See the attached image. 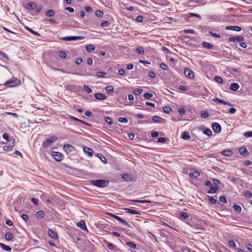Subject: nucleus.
<instances>
[{
	"instance_id": "obj_1",
	"label": "nucleus",
	"mask_w": 252,
	"mask_h": 252,
	"mask_svg": "<svg viewBox=\"0 0 252 252\" xmlns=\"http://www.w3.org/2000/svg\"><path fill=\"white\" fill-rule=\"evenodd\" d=\"M91 183L93 185L99 188L107 187L109 185V181L104 180H93Z\"/></svg>"
},
{
	"instance_id": "obj_2",
	"label": "nucleus",
	"mask_w": 252,
	"mask_h": 252,
	"mask_svg": "<svg viewBox=\"0 0 252 252\" xmlns=\"http://www.w3.org/2000/svg\"><path fill=\"white\" fill-rule=\"evenodd\" d=\"M57 137L56 136H52L48 138L43 143L42 146L44 148H47L48 146L52 145L53 143L57 140Z\"/></svg>"
},
{
	"instance_id": "obj_3",
	"label": "nucleus",
	"mask_w": 252,
	"mask_h": 252,
	"mask_svg": "<svg viewBox=\"0 0 252 252\" xmlns=\"http://www.w3.org/2000/svg\"><path fill=\"white\" fill-rule=\"evenodd\" d=\"M20 83V81L17 78H13L12 80L6 82L4 84V86L7 87H14L18 86Z\"/></svg>"
},
{
	"instance_id": "obj_4",
	"label": "nucleus",
	"mask_w": 252,
	"mask_h": 252,
	"mask_svg": "<svg viewBox=\"0 0 252 252\" xmlns=\"http://www.w3.org/2000/svg\"><path fill=\"white\" fill-rule=\"evenodd\" d=\"M109 215H110L112 217L114 218L117 220L120 221L124 226H127L128 227H130V225L128 223V222L126 221L125 220H124L123 219H122L121 218H120V217H119L117 215H115L113 214H112V213H109Z\"/></svg>"
},
{
	"instance_id": "obj_5",
	"label": "nucleus",
	"mask_w": 252,
	"mask_h": 252,
	"mask_svg": "<svg viewBox=\"0 0 252 252\" xmlns=\"http://www.w3.org/2000/svg\"><path fill=\"white\" fill-rule=\"evenodd\" d=\"M84 38L83 36H66L61 37L60 39L64 41H71L75 40H82Z\"/></svg>"
},
{
	"instance_id": "obj_6",
	"label": "nucleus",
	"mask_w": 252,
	"mask_h": 252,
	"mask_svg": "<svg viewBox=\"0 0 252 252\" xmlns=\"http://www.w3.org/2000/svg\"><path fill=\"white\" fill-rule=\"evenodd\" d=\"M52 156L56 160L58 161H61L63 159L62 154L58 152H53Z\"/></svg>"
},
{
	"instance_id": "obj_7",
	"label": "nucleus",
	"mask_w": 252,
	"mask_h": 252,
	"mask_svg": "<svg viewBox=\"0 0 252 252\" xmlns=\"http://www.w3.org/2000/svg\"><path fill=\"white\" fill-rule=\"evenodd\" d=\"M63 149L67 154H68L69 153L74 151L75 150L74 147L70 144L64 145Z\"/></svg>"
},
{
	"instance_id": "obj_8",
	"label": "nucleus",
	"mask_w": 252,
	"mask_h": 252,
	"mask_svg": "<svg viewBox=\"0 0 252 252\" xmlns=\"http://www.w3.org/2000/svg\"><path fill=\"white\" fill-rule=\"evenodd\" d=\"M184 74L187 77H188L189 79H192L194 78V73L190 68H185Z\"/></svg>"
},
{
	"instance_id": "obj_9",
	"label": "nucleus",
	"mask_w": 252,
	"mask_h": 252,
	"mask_svg": "<svg viewBox=\"0 0 252 252\" xmlns=\"http://www.w3.org/2000/svg\"><path fill=\"white\" fill-rule=\"evenodd\" d=\"M212 127L213 130L215 132H216L217 133H219L220 132L221 128L220 125L219 123H213L212 125Z\"/></svg>"
},
{
	"instance_id": "obj_10",
	"label": "nucleus",
	"mask_w": 252,
	"mask_h": 252,
	"mask_svg": "<svg viewBox=\"0 0 252 252\" xmlns=\"http://www.w3.org/2000/svg\"><path fill=\"white\" fill-rule=\"evenodd\" d=\"M244 39L243 37L241 35L239 36H235L233 37H231L229 38L228 40L229 42H240L243 41Z\"/></svg>"
},
{
	"instance_id": "obj_11",
	"label": "nucleus",
	"mask_w": 252,
	"mask_h": 252,
	"mask_svg": "<svg viewBox=\"0 0 252 252\" xmlns=\"http://www.w3.org/2000/svg\"><path fill=\"white\" fill-rule=\"evenodd\" d=\"M77 226L83 230H87V228L86 226L85 222L84 220H81L79 222H78L77 223Z\"/></svg>"
},
{
	"instance_id": "obj_12",
	"label": "nucleus",
	"mask_w": 252,
	"mask_h": 252,
	"mask_svg": "<svg viewBox=\"0 0 252 252\" xmlns=\"http://www.w3.org/2000/svg\"><path fill=\"white\" fill-rule=\"evenodd\" d=\"M48 234L53 239L56 240L58 239V234L56 231H54L52 229H49Z\"/></svg>"
},
{
	"instance_id": "obj_13",
	"label": "nucleus",
	"mask_w": 252,
	"mask_h": 252,
	"mask_svg": "<svg viewBox=\"0 0 252 252\" xmlns=\"http://www.w3.org/2000/svg\"><path fill=\"white\" fill-rule=\"evenodd\" d=\"M15 140L14 139L13 140L12 144H10V145H9L4 146L3 147V150L5 151H11L12 150V148H13V147L15 145Z\"/></svg>"
},
{
	"instance_id": "obj_14",
	"label": "nucleus",
	"mask_w": 252,
	"mask_h": 252,
	"mask_svg": "<svg viewBox=\"0 0 252 252\" xmlns=\"http://www.w3.org/2000/svg\"><path fill=\"white\" fill-rule=\"evenodd\" d=\"M221 154L224 156L230 157L232 155L233 152L229 149L223 150L221 152Z\"/></svg>"
},
{
	"instance_id": "obj_15",
	"label": "nucleus",
	"mask_w": 252,
	"mask_h": 252,
	"mask_svg": "<svg viewBox=\"0 0 252 252\" xmlns=\"http://www.w3.org/2000/svg\"><path fill=\"white\" fill-rule=\"evenodd\" d=\"M239 152L240 155L242 156H246L248 154V152L247 150V149L244 147H240L239 150Z\"/></svg>"
},
{
	"instance_id": "obj_16",
	"label": "nucleus",
	"mask_w": 252,
	"mask_h": 252,
	"mask_svg": "<svg viewBox=\"0 0 252 252\" xmlns=\"http://www.w3.org/2000/svg\"><path fill=\"white\" fill-rule=\"evenodd\" d=\"M182 138L186 140H189L190 136L188 131H184L182 133Z\"/></svg>"
},
{
	"instance_id": "obj_17",
	"label": "nucleus",
	"mask_w": 252,
	"mask_h": 252,
	"mask_svg": "<svg viewBox=\"0 0 252 252\" xmlns=\"http://www.w3.org/2000/svg\"><path fill=\"white\" fill-rule=\"evenodd\" d=\"M83 151L85 153L87 154L89 156L91 157L93 154V150L89 147H83Z\"/></svg>"
},
{
	"instance_id": "obj_18",
	"label": "nucleus",
	"mask_w": 252,
	"mask_h": 252,
	"mask_svg": "<svg viewBox=\"0 0 252 252\" xmlns=\"http://www.w3.org/2000/svg\"><path fill=\"white\" fill-rule=\"evenodd\" d=\"M94 96L96 99L102 100L106 98L105 95L101 93H96L95 94Z\"/></svg>"
},
{
	"instance_id": "obj_19",
	"label": "nucleus",
	"mask_w": 252,
	"mask_h": 252,
	"mask_svg": "<svg viewBox=\"0 0 252 252\" xmlns=\"http://www.w3.org/2000/svg\"><path fill=\"white\" fill-rule=\"evenodd\" d=\"M124 209L125 211H126V212L127 213H130L131 214H138V215L141 214L140 212H139V211H136V210H134L133 209H131L127 208H124Z\"/></svg>"
},
{
	"instance_id": "obj_20",
	"label": "nucleus",
	"mask_w": 252,
	"mask_h": 252,
	"mask_svg": "<svg viewBox=\"0 0 252 252\" xmlns=\"http://www.w3.org/2000/svg\"><path fill=\"white\" fill-rule=\"evenodd\" d=\"M36 8V4L35 2L31 1L28 3L26 8L29 10H33Z\"/></svg>"
},
{
	"instance_id": "obj_21",
	"label": "nucleus",
	"mask_w": 252,
	"mask_h": 252,
	"mask_svg": "<svg viewBox=\"0 0 252 252\" xmlns=\"http://www.w3.org/2000/svg\"><path fill=\"white\" fill-rule=\"evenodd\" d=\"M239 88V85L236 83H233L230 84V89L233 91H236Z\"/></svg>"
},
{
	"instance_id": "obj_22",
	"label": "nucleus",
	"mask_w": 252,
	"mask_h": 252,
	"mask_svg": "<svg viewBox=\"0 0 252 252\" xmlns=\"http://www.w3.org/2000/svg\"><path fill=\"white\" fill-rule=\"evenodd\" d=\"M85 49L88 52H92L95 50V47L92 44H89L86 46Z\"/></svg>"
},
{
	"instance_id": "obj_23",
	"label": "nucleus",
	"mask_w": 252,
	"mask_h": 252,
	"mask_svg": "<svg viewBox=\"0 0 252 252\" xmlns=\"http://www.w3.org/2000/svg\"><path fill=\"white\" fill-rule=\"evenodd\" d=\"M202 46L203 47L208 49H212L213 48V45L207 42H203L202 43Z\"/></svg>"
},
{
	"instance_id": "obj_24",
	"label": "nucleus",
	"mask_w": 252,
	"mask_h": 252,
	"mask_svg": "<svg viewBox=\"0 0 252 252\" xmlns=\"http://www.w3.org/2000/svg\"><path fill=\"white\" fill-rule=\"evenodd\" d=\"M0 246L5 251L9 252L11 250V248L9 246H7L3 243H0Z\"/></svg>"
},
{
	"instance_id": "obj_25",
	"label": "nucleus",
	"mask_w": 252,
	"mask_h": 252,
	"mask_svg": "<svg viewBox=\"0 0 252 252\" xmlns=\"http://www.w3.org/2000/svg\"><path fill=\"white\" fill-rule=\"evenodd\" d=\"M55 13L53 10L50 9L46 12L45 15L47 17H53Z\"/></svg>"
},
{
	"instance_id": "obj_26",
	"label": "nucleus",
	"mask_w": 252,
	"mask_h": 252,
	"mask_svg": "<svg viewBox=\"0 0 252 252\" xmlns=\"http://www.w3.org/2000/svg\"><path fill=\"white\" fill-rule=\"evenodd\" d=\"M25 29L29 31L30 32H31L33 34L35 35H36V36H40V34L36 32H35L33 30H32V29H31L30 28L26 26L25 27Z\"/></svg>"
},
{
	"instance_id": "obj_27",
	"label": "nucleus",
	"mask_w": 252,
	"mask_h": 252,
	"mask_svg": "<svg viewBox=\"0 0 252 252\" xmlns=\"http://www.w3.org/2000/svg\"><path fill=\"white\" fill-rule=\"evenodd\" d=\"M190 177H193L194 178H196L200 175V173L197 171H194L193 172H190L189 174Z\"/></svg>"
},
{
	"instance_id": "obj_28",
	"label": "nucleus",
	"mask_w": 252,
	"mask_h": 252,
	"mask_svg": "<svg viewBox=\"0 0 252 252\" xmlns=\"http://www.w3.org/2000/svg\"><path fill=\"white\" fill-rule=\"evenodd\" d=\"M136 51L137 53L141 54V55H143L145 53L143 48L140 46L137 47L136 48Z\"/></svg>"
},
{
	"instance_id": "obj_29",
	"label": "nucleus",
	"mask_w": 252,
	"mask_h": 252,
	"mask_svg": "<svg viewBox=\"0 0 252 252\" xmlns=\"http://www.w3.org/2000/svg\"><path fill=\"white\" fill-rule=\"evenodd\" d=\"M105 91L108 94H110L114 91V88L112 86H107L105 87Z\"/></svg>"
},
{
	"instance_id": "obj_30",
	"label": "nucleus",
	"mask_w": 252,
	"mask_h": 252,
	"mask_svg": "<svg viewBox=\"0 0 252 252\" xmlns=\"http://www.w3.org/2000/svg\"><path fill=\"white\" fill-rule=\"evenodd\" d=\"M97 156L99 158V159L101 160V161L104 163H107V159L106 158L101 154H97Z\"/></svg>"
},
{
	"instance_id": "obj_31",
	"label": "nucleus",
	"mask_w": 252,
	"mask_h": 252,
	"mask_svg": "<svg viewBox=\"0 0 252 252\" xmlns=\"http://www.w3.org/2000/svg\"><path fill=\"white\" fill-rule=\"evenodd\" d=\"M233 207L235 211H236V212L239 213L241 212L242 209L239 205L235 204Z\"/></svg>"
},
{
	"instance_id": "obj_32",
	"label": "nucleus",
	"mask_w": 252,
	"mask_h": 252,
	"mask_svg": "<svg viewBox=\"0 0 252 252\" xmlns=\"http://www.w3.org/2000/svg\"><path fill=\"white\" fill-rule=\"evenodd\" d=\"M163 111L164 113L169 114L171 111V108L168 106L163 107Z\"/></svg>"
},
{
	"instance_id": "obj_33",
	"label": "nucleus",
	"mask_w": 252,
	"mask_h": 252,
	"mask_svg": "<svg viewBox=\"0 0 252 252\" xmlns=\"http://www.w3.org/2000/svg\"><path fill=\"white\" fill-rule=\"evenodd\" d=\"M59 55H60V57L63 59H66V58L67 57L66 53L64 51H60L59 52Z\"/></svg>"
},
{
	"instance_id": "obj_34",
	"label": "nucleus",
	"mask_w": 252,
	"mask_h": 252,
	"mask_svg": "<svg viewBox=\"0 0 252 252\" xmlns=\"http://www.w3.org/2000/svg\"><path fill=\"white\" fill-rule=\"evenodd\" d=\"M36 215L37 218L41 219L44 217V213L42 211H39L36 212Z\"/></svg>"
},
{
	"instance_id": "obj_35",
	"label": "nucleus",
	"mask_w": 252,
	"mask_h": 252,
	"mask_svg": "<svg viewBox=\"0 0 252 252\" xmlns=\"http://www.w3.org/2000/svg\"><path fill=\"white\" fill-rule=\"evenodd\" d=\"M126 245L130 248H131L133 249L136 248V245L132 242H128L126 243Z\"/></svg>"
},
{
	"instance_id": "obj_36",
	"label": "nucleus",
	"mask_w": 252,
	"mask_h": 252,
	"mask_svg": "<svg viewBox=\"0 0 252 252\" xmlns=\"http://www.w3.org/2000/svg\"><path fill=\"white\" fill-rule=\"evenodd\" d=\"M142 92V90L141 89H135L133 90V94L135 95H139Z\"/></svg>"
},
{
	"instance_id": "obj_37",
	"label": "nucleus",
	"mask_w": 252,
	"mask_h": 252,
	"mask_svg": "<svg viewBox=\"0 0 252 252\" xmlns=\"http://www.w3.org/2000/svg\"><path fill=\"white\" fill-rule=\"evenodd\" d=\"M180 217L184 219H187L189 217V215L187 213L181 212L180 213Z\"/></svg>"
},
{
	"instance_id": "obj_38",
	"label": "nucleus",
	"mask_w": 252,
	"mask_h": 252,
	"mask_svg": "<svg viewBox=\"0 0 252 252\" xmlns=\"http://www.w3.org/2000/svg\"><path fill=\"white\" fill-rule=\"evenodd\" d=\"M5 238L7 240H10L13 238V236L11 233L7 232L5 235Z\"/></svg>"
},
{
	"instance_id": "obj_39",
	"label": "nucleus",
	"mask_w": 252,
	"mask_h": 252,
	"mask_svg": "<svg viewBox=\"0 0 252 252\" xmlns=\"http://www.w3.org/2000/svg\"><path fill=\"white\" fill-rule=\"evenodd\" d=\"M209 116V113L206 111H202L201 112V116L203 118H207Z\"/></svg>"
},
{
	"instance_id": "obj_40",
	"label": "nucleus",
	"mask_w": 252,
	"mask_h": 252,
	"mask_svg": "<svg viewBox=\"0 0 252 252\" xmlns=\"http://www.w3.org/2000/svg\"><path fill=\"white\" fill-rule=\"evenodd\" d=\"M153 121L155 123H159L160 120L161 119V118L157 116H154L153 117Z\"/></svg>"
},
{
	"instance_id": "obj_41",
	"label": "nucleus",
	"mask_w": 252,
	"mask_h": 252,
	"mask_svg": "<svg viewBox=\"0 0 252 252\" xmlns=\"http://www.w3.org/2000/svg\"><path fill=\"white\" fill-rule=\"evenodd\" d=\"M214 102L217 103H221L223 104L224 100H221L219 98L216 97L213 99L212 100Z\"/></svg>"
},
{
	"instance_id": "obj_42",
	"label": "nucleus",
	"mask_w": 252,
	"mask_h": 252,
	"mask_svg": "<svg viewBox=\"0 0 252 252\" xmlns=\"http://www.w3.org/2000/svg\"><path fill=\"white\" fill-rule=\"evenodd\" d=\"M203 133L208 136H211L212 135L211 130L208 128H205L203 131Z\"/></svg>"
},
{
	"instance_id": "obj_43",
	"label": "nucleus",
	"mask_w": 252,
	"mask_h": 252,
	"mask_svg": "<svg viewBox=\"0 0 252 252\" xmlns=\"http://www.w3.org/2000/svg\"><path fill=\"white\" fill-rule=\"evenodd\" d=\"M153 96V94L149 93H145L144 94V97L148 99H150Z\"/></svg>"
},
{
	"instance_id": "obj_44",
	"label": "nucleus",
	"mask_w": 252,
	"mask_h": 252,
	"mask_svg": "<svg viewBox=\"0 0 252 252\" xmlns=\"http://www.w3.org/2000/svg\"><path fill=\"white\" fill-rule=\"evenodd\" d=\"M105 244H106L107 247L110 250H114V249L115 246L113 244L110 243L108 242H106Z\"/></svg>"
},
{
	"instance_id": "obj_45",
	"label": "nucleus",
	"mask_w": 252,
	"mask_h": 252,
	"mask_svg": "<svg viewBox=\"0 0 252 252\" xmlns=\"http://www.w3.org/2000/svg\"><path fill=\"white\" fill-rule=\"evenodd\" d=\"M214 79H215V81H216L217 82H218L219 83H222L223 82L222 79L220 76H215Z\"/></svg>"
},
{
	"instance_id": "obj_46",
	"label": "nucleus",
	"mask_w": 252,
	"mask_h": 252,
	"mask_svg": "<svg viewBox=\"0 0 252 252\" xmlns=\"http://www.w3.org/2000/svg\"><path fill=\"white\" fill-rule=\"evenodd\" d=\"M118 121L120 123H126L127 122V120L126 118L120 117L118 118Z\"/></svg>"
},
{
	"instance_id": "obj_47",
	"label": "nucleus",
	"mask_w": 252,
	"mask_h": 252,
	"mask_svg": "<svg viewBox=\"0 0 252 252\" xmlns=\"http://www.w3.org/2000/svg\"><path fill=\"white\" fill-rule=\"evenodd\" d=\"M208 200L212 204H214L216 203L217 200L216 199H214L213 197L212 196H208Z\"/></svg>"
},
{
	"instance_id": "obj_48",
	"label": "nucleus",
	"mask_w": 252,
	"mask_h": 252,
	"mask_svg": "<svg viewBox=\"0 0 252 252\" xmlns=\"http://www.w3.org/2000/svg\"><path fill=\"white\" fill-rule=\"evenodd\" d=\"M95 15L98 17H101L103 15V13L100 10H96L95 11Z\"/></svg>"
},
{
	"instance_id": "obj_49",
	"label": "nucleus",
	"mask_w": 252,
	"mask_h": 252,
	"mask_svg": "<svg viewBox=\"0 0 252 252\" xmlns=\"http://www.w3.org/2000/svg\"><path fill=\"white\" fill-rule=\"evenodd\" d=\"M245 196L247 198H251L252 196V193L250 191L247 190L245 192Z\"/></svg>"
},
{
	"instance_id": "obj_50",
	"label": "nucleus",
	"mask_w": 252,
	"mask_h": 252,
	"mask_svg": "<svg viewBox=\"0 0 252 252\" xmlns=\"http://www.w3.org/2000/svg\"><path fill=\"white\" fill-rule=\"evenodd\" d=\"M228 245L230 247L232 248H235L236 247V245L234 241L233 240H229L228 241Z\"/></svg>"
},
{
	"instance_id": "obj_51",
	"label": "nucleus",
	"mask_w": 252,
	"mask_h": 252,
	"mask_svg": "<svg viewBox=\"0 0 252 252\" xmlns=\"http://www.w3.org/2000/svg\"><path fill=\"white\" fill-rule=\"evenodd\" d=\"M84 88L85 91L88 93H91L92 92V89L87 85H84Z\"/></svg>"
},
{
	"instance_id": "obj_52",
	"label": "nucleus",
	"mask_w": 252,
	"mask_h": 252,
	"mask_svg": "<svg viewBox=\"0 0 252 252\" xmlns=\"http://www.w3.org/2000/svg\"><path fill=\"white\" fill-rule=\"evenodd\" d=\"M243 135L244 136L247 138L252 137V131L249 132H246L244 133Z\"/></svg>"
},
{
	"instance_id": "obj_53",
	"label": "nucleus",
	"mask_w": 252,
	"mask_h": 252,
	"mask_svg": "<svg viewBox=\"0 0 252 252\" xmlns=\"http://www.w3.org/2000/svg\"><path fill=\"white\" fill-rule=\"evenodd\" d=\"M143 16L141 15H138L136 18V21L138 22H142L143 21Z\"/></svg>"
},
{
	"instance_id": "obj_54",
	"label": "nucleus",
	"mask_w": 252,
	"mask_h": 252,
	"mask_svg": "<svg viewBox=\"0 0 252 252\" xmlns=\"http://www.w3.org/2000/svg\"><path fill=\"white\" fill-rule=\"evenodd\" d=\"M160 67L163 70H167L168 69V66L164 63H160Z\"/></svg>"
},
{
	"instance_id": "obj_55",
	"label": "nucleus",
	"mask_w": 252,
	"mask_h": 252,
	"mask_svg": "<svg viewBox=\"0 0 252 252\" xmlns=\"http://www.w3.org/2000/svg\"><path fill=\"white\" fill-rule=\"evenodd\" d=\"M106 73L103 71H99L97 73V76L99 77H103L106 75Z\"/></svg>"
},
{
	"instance_id": "obj_56",
	"label": "nucleus",
	"mask_w": 252,
	"mask_h": 252,
	"mask_svg": "<svg viewBox=\"0 0 252 252\" xmlns=\"http://www.w3.org/2000/svg\"><path fill=\"white\" fill-rule=\"evenodd\" d=\"M70 24H71V26L72 27L77 28L78 26L79 23L78 22H77L76 21H74L72 22Z\"/></svg>"
},
{
	"instance_id": "obj_57",
	"label": "nucleus",
	"mask_w": 252,
	"mask_h": 252,
	"mask_svg": "<svg viewBox=\"0 0 252 252\" xmlns=\"http://www.w3.org/2000/svg\"><path fill=\"white\" fill-rule=\"evenodd\" d=\"M209 33L211 34L213 37L220 38V35L219 34H217L216 33L213 32L212 31L209 32Z\"/></svg>"
},
{
	"instance_id": "obj_58",
	"label": "nucleus",
	"mask_w": 252,
	"mask_h": 252,
	"mask_svg": "<svg viewBox=\"0 0 252 252\" xmlns=\"http://www.w3.org/2000/svg\"><path fill=\"white\" fill-rule=\"evenodd\" d=\"M109 23H108V22L105 21L101 23L100 26L102 27H108L109 26Z\"/></svg>"
},
{
	"instance_id": "obj_59",
	"label": "nucleus",
	"mask_w": 252,
	"mask_h": 252,
	"mask_svg": "<svg viewBox=\"0 0 252 252\" xmlns=\"http://www.w3.org/2000/svg\"><path fill=\"white\" fill-rule=\"evenodd\" d=\"M219 199H220V201L221 202L225 203H227L226 197L224 196H220Z\"/></svg>"
},
{
	"instance_id": "obj_60",
	"label": "nucleus",
	"mask_w": 252,
	"mask_h": 252,
	"mask_svg": "<svg viewBox=\"0 0 252 252\" xmlns=\"http://www.w3.org/2000/svg\"><path fill=\"white\" fill-rule=\"evenodd\" d=\"M105 122L109 125H111L112 123V119L109 117H106L105 118Z\"/></svg>"
},
{
	"instance_id": "obj_61",
	"label": "nucleus",
	"mask_w": 252,
	"mask_h": 252,
	"mask_svg": "<svg viewBox=\"0 0 252 252\" xmlns=\"http://www.w3.org/2000/svg\"><path fill=\"white\" fill-rule=\"evenodd\" d=\"M210 189L213 190V191H214V193L217 192V190L219 189V188L215 186H212L210 187Z\"/></svg>"
},
{
	"instance_id": "obj_62",
	"label": "nucleus",
	"mask_w": 252,
	"mask_h": 252,
	"mask_svg": "<svg viewBox=\"0 0 252 252\" xmlns=\"http://www.w3.org/2000/svg\"><path fill=\"white\" fill-rule=\"evenodd\" d=\"M213 182L215 186H217L218 185L220 184V182L219 180L216 179H213Z\"/></svg>"
},
{
	"instance_id": "obj_63",
	"label": "nucleus",
	"mask_w": 252,
	"mask_h": 252,
	"mask_svg": "<svg viewBox=\"0 0 252 252\" xmlns=\"http://www.w3.org/2000/svg\"><path fill=\"white\" fill-rule=\"evenodd\" d=\"M31 202L35 205H37L38 204V200L35 198H31Z\"/></svg>"
},
{
	"instance_id": "obj_64",
	"label": "nucleus",
	"mask_w": 252,
	"mask_h": 252,
	"mask_svg": "<svg viewBox=\"0 0 252 252\" xmlns=\"http://www.w3.org/2000/svg\"><path fill=\"white\" fill-rule=\"evenodd\" d=\"M236 109L234 108H230L228 110V112L231 114H234L236 113Z\"/></svg>"
}]
</instances>
